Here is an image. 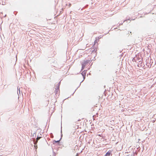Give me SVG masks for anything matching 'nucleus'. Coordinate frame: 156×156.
<instances>
[{
    "label": "nucleus",
    "instance_id": "1",
    "mask_svg": "<svg viewBox=\"0 0 156 156\" xmlns=\"http://www.w3.org/2000/svg\"><path fill=\"white\" fill-rule=\"evenodd\" d=\"M111 153L109 151H108L105 154V156H110Z\"/></svg>",
    "mask_w": 156,
    "mask_h": 156
}]
</instances>
